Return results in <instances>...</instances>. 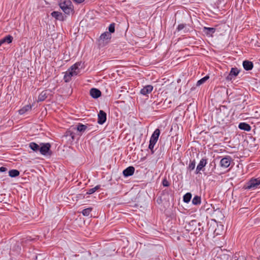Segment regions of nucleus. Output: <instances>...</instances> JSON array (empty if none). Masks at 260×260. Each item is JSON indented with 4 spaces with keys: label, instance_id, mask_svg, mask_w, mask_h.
<instances>
[{
    "label": "nucleus",
    "instance_id": "f257e3e1",
    "mask_svg": "<svg viewBox=\"0 0 260 260\" xmlns=\"http://www.w3.org/2000/svg\"><path fill=\"white\" fill-rule=\"evenodd\" d=\"M80 65V62H76L68 70L63 77L66 82H69L72 77L76 76L79 73V67Z\"/></svg>",
    "mask_w": 260,
    "mask_h": 260
},
{
    "label": "nucleus",
    "instance_id": "f03ea898",
    "mask_svg": "<svg viewBox=\"0 0 260 260\" xmlns=\"http://www.w3.org/2000/svg\"><path fill=\"white\" fill-rule=\"evenodd\" d=\"M59 5L61 9L67 14H70L73 10V5L70 0L61 2Z\"/></svg>",
    "mask_w": 260,
    "mask_h": 260
},
{
    "label": "nucleus",
    "instance_id": "7ed1b4c3",
    "mask_svg": "<svg viewBox=\"0 0 260 260\" xmlns=\"http://www.w3.org/2000/svg\"><path fill=\"white\" fill-rule=\"evenodd\" d=\"M111 38V34L108 31L102 34L99 39V45L101 46H105L110 43Z\"/></svg>",
    "mask_w": 260,
    "mask_h": 260
},
{
    "label": "nucleus",
    "instance_id": "20e7f679",
    "mask_svg": "<svg viewBox=\"0 0 260 260\" xmlns=\"http://www.w3.org/2000/svg\"><path fill=\"white\" fill-rule=\"evenodd\" d=\"M259 185V178H251L246 183L245 188L248 189H254L258 188Z\"/></svg>",
    "mask_w": 260,
    "mask_h": 260
},
{
    "label": "nucleus",
    "instance_id": "39448f33",
    "mask_svg": "<svg viewBox=\"0 0 260 260\" xmlns=\"http://www.w3.org/2000/svg\"><path fill=\"white\" fill-rule=\"evenodd\" d=\"M232 161V157L227 155L220 160V166L221 168L226 169L230 166Z\"/></svg>",
    "mask_w": 260,
    "mask_h": 260
},
{
    "label": "nucleus",
    "instance_id": "423d86ee",
    "mask_svg": "<svg viewBox=\"0 0 260 260\" xmlns=\"http://www.w3.org/2000/svg\"><path fill=\"white\" fill-rule=\"evenodd\" d=\"M50 147L51 145L49 143H42L41 144V146H40L39 152L41 154L46 155L48 154Z\"/></svg>",
    "mask_w": 260,
    "mask_h": 260
},
{
    "label": "nucleus",
    "instance_id": "0eeeda50",
    "mask_svg": "<svg viewBox=\"0 0 260 260\" xmlns=\"http://www.w3.org/2000/svg\"><path fill=\"white\" fill-rule=\"evenodd\" d=\"M239 73V70L237 68H232L229 75L226 77V80L229 81L232 80L234 78L236 77Z\"/></svg>",
    "mask_w": 260,
    "mask_h": 260
},
{
    "label": "nucleus",
    "instance_id": "6e6552de",
    "mask_svg": "<svg viewBox=\"0 0 260 260\" xmlns=\"http://www.w3.org/2000/svg\"><path fill=\"white\" fill-rule=\"evenodd\" d=\"M107 119V114L103 110H100L98 114V123L100 124H103L105 122Z\"/></svg>",
    "mask_w": 260,
    "mask_h": 260
},
{
    "label": "nucleus",
    "instance_id": "1a4fd4ad",
    "mask_svg": "<svg viewBox=\"0 0 260 260\" xmlns=\"http://www.w3.org/2000/svg\"><path fill=\"white\" fill-rule=\"evenodd\" d=\"M207 163V159L206 158H202L197 167L196 170V174L199 173L200 172L203 170V168L205 167Z\"/></svg>",
    "mask_w": 260,
    "mask_h": 260
},
{
    "label": "nucleus",
    "instance_id": "9d476101",
    "mask_svg": "<svg viewBox=\"0 0 260 260\" xmlns=\"http://www.w3.org/2000/svg\"><path fill=\"white\" fill-rule=\"evenodd\" d=\"M153 87L151 85H148L144 86L140 91L141 94L144 95H147L150 93L153 90Z\"/></svg>",
    "mask_w": 260,
    "mask_h": 260
},
{
    "label": "nucleus",
    "instance_id": "9b49d317",
    "mask_svg": "<svg viewBox=\"0 0 260 260\" xmlns=\"http://www.w3.org/2000/svg\"><path fill=\"white\" fill-rule=\"evenodd\" d=\"M135 168L133 166H130L124 169L123 171V174L125 177L132 176L135 172Z\"/></svg>",
    "mask_w": 260,
    "mask_h": 260
},
{
    "label": "nucleus",
    "instance_id": "f8f14e48",
    "mask_svg": "<svg viewBox=\"0 0 260 260\" xmlns=\"http://www.w3.org/2000/svg\"><path fill=\"white\" fill-rule=\"evenodd\" d=\"M90 95L92 98L97 99L101 95V92L99 89L93 88L90 90Z\"/></svg>",
    "mask_w": 260,
    "mask_h": 260
},
{
    "label": "nucleus",
    "instance_id": "ddd939ff",
    "mask_svg": "<svg viewBox=\"0 0 260 260\" xmlns=\"http://www.w3.org/2000/svg\"><path fill=\"white\" fill-rule=\"evenodd\" d=\"M203 32L209 37L212 36V35L215 32V28L213 27H204Z\"/></svg>",
    "mask_w": 260,
    "mask_h": 260
},
{
    "label": "nucleus",
    "instance_id": "4468645a",
    "mask_svg": "<svg viewBox=\"0 0 260 260\" xmlns=\"http://www.w3.org/2000/svg\"><path fill=\"white\" fill-rule=\"evenodd\" d=\"M159 135L160 131L158 128H156L152 134V136H151L150 140L156 143L158 140Z\"/></svg>",
    "mask_w": 260,
    "mask_h": 260
},
{
    "label": "nucleus",
    "instance_id": "2eb2a0df",
    "mask_svg": "<svg viewBox=\"0 0 260 260\" xmlns=\"http://www.w3.org/2000/svg\"><path fill=\"white\" fill-rule=\"evenodd\" d=\"M243 66L245 70L249 71L253 68V65L251 61L245 60L243 62Z\"/></svg>",
    "mask_w": 260,
    "mask_h": 260
},
{
    "label": "nucleus",
    "instance_id": "dca6fc26",
    "mask_svg": "<svg viewBox=\"0 0 260 260\" xmlns=\"http://www.w3.org/2000/svg\"><path fill=\"white\" fill-rule=\"evenodd\" d=\"M51 16L56 19L62 21L63 20V17L60 12L57 11H53L51 14Z\"/></svg>",
    "mask_w": 260,
    "mask_h": 260
},
{
    "label": "nucleus",
    "instance_id": "f3484780",
    "mask_svg": "<svg viewBox=\"0 0 260 260\" xmlns=\"http://www.w3.org/2000/svg\"><path fill=\"white\" fill-rule=\"evenodd\" d=\"M31 106L30 105H27L23 107L19 110V113L20 115H23L31 109Z\"/></svg>",
    "mask_w": 260,
    "mask_h": 260
},
{
    "label": "nucleus",
    "instance_id": "a211bd4d",
    "mask_svg": "<svg viewBox=\"0 0 260 260\" xmlns=\"http://www.w3.org/2000/svg\"><path fill=\"white\" fill-rule=\"evenodd\" d=\"M13 39V38L12 36L11 35H8L0 40V44H3L5 43L10 44L12 42Z\"/></svg>",
    "mask_w": 260,
    "mask_h": 260
},
{
    "label": "nucleus",
    "instance_id": "6ab92c4d",
    "mask_svg": "<svg viewBox=\"0 0 260 260\" xmlns=\"http://www.w3.org/2000/svg\"><path fill=\"white\" fill-rule=\"evenodd\" d=\"M238 127L240 129L244 130L247 132L250 131L251 129V126L249 125V124L245 122L240 123Z\"/></svg>",
    "mask_w": 260,
    "mask_h": 260
},
{
    "label": "nucleus",
    "instance_id": "aec40b11",
    "mask_svg": "<svg viewBox=\"0 0 260 260\" xmlns=\"http://www.w3.org/2000/svg\"><path fill=\"white\" fill-rule=\"evenodd\" d=\"M29 148L34 151L38 152L40 150V146L34 142H31L29 144Z\"/></svg>",
    "mask_w": 260,
    "mask_h": 260
},
{
    "label": "nucleus",
    "instance_id": "412c9836",
    "mask_svg": "<svg viewBox=\"0 0 260 260\" xmlns=\"http://www.w3.org/2000/svg\"><path fill=\"white\" fill-rule=\"evenodd\" d=\"M201 197L198 196H196L192 200V203L194 205H200L201 204Z\"/></svg>",
    "mask_w": 260,
    "mask_h": 260
},
{
    "label": "nucleus",
    "instance_id": "4be33fe9",
    "mask_svg": "<svg viewBox=\"0 0 260 260\" xmlns=\"http://www.w3.org/2000/svg\"><path fill=\"white\" fill-rule=\"evenodd\" d=\"M20 173L17 170H11L9 172V175L11 177H15L19 176Z\"/></svg>",
    "mask_w": 260,
    "mask_h": 260
},
{
    "label": "nucleus",
    "instance_id": "5701e85b",
    "mask_svg": "<svg viewBox=\"0 0 260 260\" xmlns=\"http://www.w3.org/2000/svg\"><path fill=\"white\" fill-rule=\"evenodd\" d=\"M87 126L86 125H84L82 124H79L77 125V129L78 131L80 132H84L87 129Z\"/></svg>",
    "mask_w": 260,
    "mask_h": 260
},
{
    "label": "nucleus",
    "instance_id": "b1692460",
    "mask_svg": "<svg viewBox=\"0 0 260 260\" xmlns=\"http://www.w3.org/2000/svg\"><path fill=\"white\" fill-rule=\"evenodd\" d=\"M191 194L190 192H187L183 196V201L185 203H188L191 200Z\"/></svg>",
    "mask_w": 260,
    "mask_h": 260
},
{
    "label": "nucleus",
    "instance_id": "393cba45",
    "mask_svg": "<svg viewBox=\"0 0 260 260\" xmlns=\"http://www.w3.org/2000/svg\"><path fill=\"white\" fill-rule=\"evenodd\" d=\"M47 98L46 92L45 91H42L39 95L38 101L42 102L44 101Z\"/></svg>",
    "mask_w": 260,
    "mask_h": 260
},
{
    "label": "nucleus",
    "instance_id": "a878e982",
    "mask_svg": "<svg viewBox=\"0 0 260 260\" xmlns=\"http://www.w3.org/2000/svg\"><path fill=\"white\" fill-rule=\"evenodd\" d=\"M92 208L90 207L83 210L82 213L84 216H88L91 212Z\"/></svg>",
    "mask_w": 260,
    "mask_h": 260
},
{
    "label": "nucleus",
    "instance_id": "bb28decb",
    "mask_svg": "<svg viewBox=\"0 0 260 260\" xmlns=\"http://www.w3.org/2000/svg\"><path fill=\"white\" fill-rule=\"evenodd\" d=\"M209 77L208 76H206L202 78V79H201L197 82V85L200 86V85H202V84L204 83L209 79Z\"/></svg>",
    "mask_w": 260,
    "mask_h": 260
},
{
    "label": "nucleus",
    "instance_id": "cd10ccee",
    "mask_svg": "<svg viewBox=\"0 0 260 260\" xmlns=\"http://www.w3.org/2000/svg\"><path fill=\"white\" fill-rule=\"evenodd\" d=\"M155 144H156L155 142L151 141L150 140L149 141V144L148 148L151 150V153H154L153 148H154V146L155 145Z\"/></svg>",
    "mask_w": 260,
    "mask_h": 260
},
{
    "label": "nucleus",
    "instance_id": "c85d7f7f",
    "mask_svg": "<svg viewBox=\"0 0 260 260\" xmlns=\"http://www.w3.org/2000/svg\"><path fill=\"white\" fill-rule=\"evenodd\" d=\"M109 32L113 33L115 31V23H113L110 24L108 27Z\"/></svg>",
    "mask_w": 260,
    "mask_h": 260
},
{
    "label": "nucleus",
    "instance_id": "c756f323",
    "mask_svg": "<svg viewBox=\"0 0 260 260\" xmlns=\"http://www.w3.org/2000/svg\"><path fill=\"white\" fill-rule=\"evenodd\" d=\"M196 162L193 160L190 162L188 166V169L190 171L193 170L195 168Z\"/></svg>",
    "mask_w": 260,
    "mask_h": 260
},
{
    "label": "nucleus",
    "instance_id": "7c9ffc66",
    "mask_svg": "<svg viewBox=\"0 0 260 260\" xmlns=\"http://www.w3.org/2000/svg\"><path fill=\"white\" fill-rule=\"evenodd\" d=\"M162 184L164 186H169L170 185V183L166 179H164L162 182Z\"/></svg>",
    "mask_w": 260,
    "mask_h": 260
},
{
    "label": "nucleus",
    "instance_id": "2f4dec72",
    "mask_svg": "<svg viewBox=\"0 0 260 260\" xmlns=\"http://www.w3.org/2000/svg\"><path fill=\"white\" fill-rule=\"evenodd\" d=\"M94 192H95V191H94V188H92L89 189L87 190V193L88 194H91L93 193Z\"/></svg>",
    "mask_w": 260,
    "mask_h": 260
},
{
    "label": "nucleus",
    "instance_id": "473e14b6",
    "mask_svg": "<svg viewBox=\"0 0 260 260\" xmlns=\"http://www.w3.org/2000/svg\"><path fill=\"white\" fill-rule=\"evenodd\" d=\"M184 25L183 24H180L178 25L177 29L178 31H180V30L183 29L184 28Z\"/></svg>",
    "mask_w": 260,
    "mask_h": 260
},
{
    "label": "nucleus",
    "instance_id": "72a5a7b5",
    "mask_svg": "<svg viewBox=\"0 0 260 260\" xmlns=\"http://www.w3.org/2000/svg\"><path fill=\"white\" fill-rule=\"evenodd\" d=\"M7 171V168L4 167H2L0 168V171L1 172H4Z\"/></svg>",
    "mask_w": 260,
    "mask_h": 260
},
{
    "label": "nucleus",
    "instance_id": "f704fd0d",
    "mask_svg": "<svg viewBox=\"0 0 260 260\" xmlns=\"http://www.w3.org/2000/svg\"><path fill=\"white\" fill-rule=\"evenodd\" d=\"M75 2L80 4L83 2L85 0H73Z\"/></svg>",
    "mask_w": 260,
    "mask_h": 260
},
{
    "label": "nucleus",
    "instance_id": "c9c22d12",
    "mask_svg": "<svg viewBox=\"0 0 260 260\" xmlns=\"http://www.w3.org/2000/svg\"><path fill=\"white\" fill-rule=\"evenodd\" d=\"M100 188V185H96V186H95L94 187H93V188H94V189L95 192L98 189H99Z\"/></svg>",
    "mask_w": 260,
    "mask_h": 260
},
{
    "label": "nucleus",
    "instance_id": "e433bc0d",
    "mask_svg": "<svg viewBox=\"0 0 260 260\" xmlns=\"http://www.w3.org/2000/svg\"><path fill=\"white\" fill-rule=\"evenodd\" d=\"M235 260H246L245 258H244V257H239L237 259H235Z\"/></svg>",
    "mask_w": 260,
    "mask_h": 260
},
{
    "label": "nucleus",
    "instance_id": "4c0bfd02",
    "mask_svg": "<svg viewBox=\"0 0 260 260\" xmlns=\"http://www.w3.org/2000/svg\"><path fill=\"white\" fill-rule=\"evenodd\" d=\"M157 105V104L156 103H155L154 102L153 104H152V107L154 108L155 106H156Z\"/></svg>",
    "mask_w": 260,
    "mask_h": 260
},
{
    "label": "nucleus",
    "instance_id": "58836bf2",
    "mask_svg": "<svg viewBox=\"0 0 260 260\" xmlns=\"http://www.w3.org/2000/svg\"><path fill=\"white\" fill-rule=\"evenodd\" d=\"M2 45V44H0V46Z\"/></svg>",
    "mask_w": 260,
    "mask_h": 260
}]
</instances>
